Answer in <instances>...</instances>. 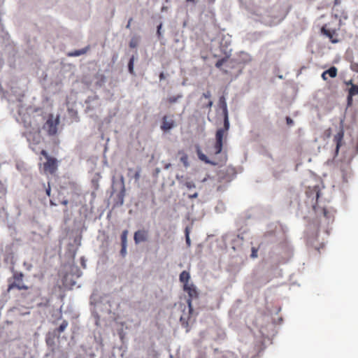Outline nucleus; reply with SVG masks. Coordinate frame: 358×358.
Masks as SVG:
<instances>
[{"instance_id":"obj_43","label":"nucleus","mask_w":358,"mask_h":358,"mask_svg":"<svg viewBox=\"0 0 358 358\" xmlns=\"http://www.w3.org/2000/svg\"><path fill=\"white\" fill-rule=\"evenodd\" d=\"M183 319H184V316H181L180 320H182Z\"/></svg>"},{"instance_id":"obj_30","label":"nucleus","mask_w":358,"mask_h":358,"mask_svg":"<svg viewBox=\"0 0 358 358\" xmlns=\"http://www.w3.org/2000/svg\"><path fill=\"white\" fill-rule=\"evenodd\" d=\"M323 214L325 217H327L328 220H330V216H329V213L326 209H323Z\"/></svg>"},{"instance_id":"obj_14","label":"nucleus","mask_w":358,"mask_h":358,"mask_svg":"<svg viewBox=\"0 0 358 358\" xmlns=\"http://www.w3.org/2000/svg\"><path fill=\"white\" fill-rule=\"evenodd\" d=\"M179 279H180V281L182 283H183V285H185L186 283H189V279H190L189 273L186 271H183L180 274Z\"/></svg>"},{"instance_id":"obj_12","label":"nucleus","mask_w":358,"mask_h":358,"mask_svg":"<svg viewBox=\"0 0 358 358\" xmlns=\"http://www.w3.org/2000/svg\"><path fill=\"white\" fill-rule=\"evenodd\" d=\"M228 62H229L228 57H224L221 59H219L215 63V66L217 69H220V70H222L224 73L227 74V73H228V71L227 69H222V67L224 64H226L227 67H229L230 66L228 64Z\"/></svg>"},{"instance_id":"obj_9","label":"nucleus","mask_w":358,"mask_h":358,"mask_svg":"<svg viewBox=\"0 0 358 358\" xmlns=\"http://www.w3.org/2000/svg\"><path fill=\"white\" fill-rule=\"evenodd\" d=\"M148 239V231L145 229L138 230L134 233V240L136 244L147 241Z\"/></svg>"},{"instance_id":"obj_40","label":"nucleus","mask_w":358,"mask_h":358,"mask_svg":"<svg viewBox=\"0 0 358 358\" xmlns=\"http://www.w3.org/2000/svg\"><path fill=\"white\" fill-rule=\"evenodd\" d=\"M101 82L103 83L105 80V76L103 75H101Z\"/></svg>"},{"instance_id":"obj_19","label":"nucleus","mask_w":358,"mask_h":358,"mask_svg":"<svg viewBox=\"0 0 358 358\" xmlns=\"http://www.w3.org/2000/svg\"><path fill=\"white\" fill-rule=\"evenodd\" d=\"M349 94H350L351 96L358 94V85L352 84L349 90Z\"/></svg>"},{"instance_id":"obj_38","label":"nucleus","mask_w":358,"mask_h":358,"mask_svg":"<svg viewBox=\"0 0 358 358\" xmlns=\"http://www.w3.org/2000/svg\"><path fill=\"white\" fill-rule=\"evenodd\" d=\"M327 74H324V71L322 73V78L324 80H327Z\"/></svg>"},{"instance_id":"obj_7","label":"nucleus","mask_w":358,"mask_h":358,"mask_svg":"<svg viewBox=\"0 0 358 358\" xmlns=\"http://www.w3.org/2000/svg\"><path fill=\"white\" fill-rule=\"evenodd\" d=\"M320 31H321V34H322L323 35H324L325 36L329 38V41L332 43H337L340 41L339 39L338 38V34L336 32V29H331V30L327 28V24H324L322 27Z\"/></svg>"},{"instance_id":"obj_27","label":"nucleus","mask_w":358,"mask_h":358,"mask_svg":"<svg viewBox=\"0 0 358 358\" xmlns=\"http://www.w3.org/2000/svg\"><path fill=\"white\" fill-rule=\"evenodd\" d=\"M286 122H287V124L288 125H293L294 124L293 120L291 117H286Z\"/></svg>"},{"instance_id":"obj_11","label":"nucleus","mask_w":358,"mask_h":358,"mask_svg":"<svg viewBox=\"0 0 358 358\" xmlns=\"http://www.w3.org/2000/svg\"><path fill=\"white\" fill-rule=\"evenodd\" d=\"M344 136V131L341 127L339 131L334 136V142L336 143V152L338 153Z\"/></svg>"},{"instance_id":"obj_15","label":"nucleus","mask_w":358,"mask_h":358,"mask_svg":"<svg viewBox=\"0 0 358 358\" xmlns=\"http://www.w3.org/2000/svg\"><path fill=\"white\" fill-rule=\"evenodd\" d=\"M337 69L335 66H331L328 70L324 71V74L329 75V77L334 78L337 76Z\"/></svg>"},{"instance_id":"obj_3","label":"nucleus","mask_w":358,"mask_h":358,"mask_svg":"<svg viewBox=\"0 0 358 358\" xmlns=\"http://www.w3.org/2000/svg\"><path fill=\"white\" fill-rule=\"evenodd\" d=\"M24 274L22 272L13 271V275L8 278V285L7 292H9L14 289L18 290H27L29 287L26 285L23 282Z\"/></svg>"},{"instance_id":"obj_29","label":"nucleus","mask_w":358,"mask_h":358,"mask_svg":"<svg viewBox=\"0 0 358 358\" xmlns=\"http://www.w3.org/2000/svg\"><path fill=\"white\" fill-rule=\"evenodd\" d=\"M352 96L350 94L348 96V106H351L352 103Z\"/></svg>"},{"instance_id":"obj_18","label":"nucleus","mask_w":358,"mask_h":358,"mask_svg":"<svg viewBox=\"0 0 358 358\" xmlns=\"http://www.w3.org/2000/svg\"><path fill=\"white\" fill-rule=\"evenodd\" d=\"M128 231L124 230L121 234V245H127Z\"/></svg>"},{"instance_id":"obj_8","label":"nucleus","mask_w":358,"mask_h":358,"mask_svg":"<svg viewBox=\"0 0 358 358\" xmlns=\"http://www.w3.org/2000/svg\"><path fill=\"white\" fill-rule=\"evenodd\" d=\"M175 127V121L171 115H164L162 120L161 129L164 131H168Z\"/></svg>"},{"instance_id":"obj_26","label":"nucleus","mask_w":358,"mask_h":358,"mask_svg":"<svg viewBox=\"0 0 358 358\" xmlns=\"http://www.w3.org/2000/svg\"><path fill=\"white\" fill-rule=\"evenodd\" d=\"M121 255L124 257L127 253V245H122V248L120 250Z\"/></svg>"},{"instance_id":"obj_35","label":"nucleus","mask_w":358,"mask_h":358,"mask_svg":"<svg viewBox=\"0 0 358 358\" xmlns=\"http://www.w3.org/2000/svg\"><path fill=\"white\" fill-rule=\"evenodd\" d=\"M132 20H133V19H132V18H130V19L129 20L128 23H127V26H126V27H127V29H129V28H130V27H131V23Z\"/></svg>"},{"instance_id":"obj_44","label":"nucleus","mask_w":358,"mask_h":358,"mask_svg":"<svg viewBox=\"0 0 358 358\" xmlns=\"http://www.w3.org/2000/svg\"><path fill=\"white\" fill-rule=\"evenodd\" d=\"M194 0H187V1H194Z\"/></svg>"},{"instance_id":"obj_32","label":"nucleus","mask_w":358,"mask_h":358,"mask_svg":"<svg viewBox=\"0 0 358 358\" xmlns=\"http://www.w3.org/2000/svg\"><path fill=\"white\" fill-rule=\"evenodd\" d=\"M331 129H327V130L325 131L324 134H325V135L327 136V137H328V138H329V137H330V136H331Z\"/></svg>"},{"instance_id":"obj_4","label":"nucleus","mask_w":358,"mask_h":358,"mask_svg":"<svg viewBox=\"0 0 358 358\" xmlns=\"http://www.w3.org/2000/svg\"><path fill=\"white\" fill-rule=\"evenodd\" d=\"M24 135L29 143V146L31 150L36 153H38L39 150L36 149V146L39 145L43 140L39 127H36L31 130L26 131Z\"/></svg>"},{"instance_id":"obj_36","label":"nucleus","mask_w":358,"mask_h":358,"mask_svg":"<svg viewBox=\"0 0 358 358\" xmlns=\"http://www.w3.org/2000/svg\"><path fill=\"white\" fill-rule=\"evenodd\" d=\"M50 185L48 184V187L46 189V194L48 196H50Z\"/></svg>"},{"instance_id":"obj_41","label":"nucleus","mask_w":358,"mask_h":358,"mask_svg":"<svg viewBox=\"0 0 358 358\" xmlns=\"http://www.w3.org/2000/svg\"><path fill=\"white\" fill-rule=\"evenodd\" d=\"M62 204H64V205H65V206H66V205H67V203H68V201H67V200L63 201L62 202Z\"/></svg>"},{"instance_id":"obj_22","label":"nucleus","mask_w":358,"mask_h":358,"mask_svg":"<svg viewBox=\"0 0 358 358\" xmlns=\"http://www.w3.org/2000/svg\"><path fill=\"white\" fill-rule=\"evenodd\" d=\"M138 44V40L136 38H132L129 42V47L131 48H136Z\"/></svg>"},{"instance_id":"obj_31","label":"nucleus","mask_w":358,"mask_h":358,"mask_svg":"<svg viewBox=\"0 0 358 358\" xmlns=\"http://www.w3.org/2000/svg\"><path fill=\"white\" fill-rule=\"evenodd\" d=\"M315 197L316 201H317V199H318V198L320 196V191L318 189H317V188L315 187Z\"/></svg>"},{"instance_id":"obj_20","label":"nucleus","mask_w":358,"mask_h":358,"mask_svg":"<svg viewBox=\"0 0 358 358\" xmlns=\"http://www.w3.org/2000/svg\"><path fill=\"white\" fill-rule=\"evenodd\" d=\"M197 155H198L199 158L201 161H203L206 163H210V161L208 159L207 157L204 154H203L199 149L197 150Z\"/></svg>"},{"instance_id":"obj_39","label":"nucleus","mask_w":358,"mask_h":358,"mask_svg":"<svg viewBox=\"0 0 358 358\" xmlns=\"http://www.w3.org/2000/svg\"><path fill=\"white\" fill-rule=\"evenodd\" d=\"M159 78L160 80H162V79H164V74L163 72H162L160 74H159Z\"/></svg>"},{"instance_id":"obj_33","label":"nucleus","mask_w":358,"mask_h":358,"mask_svg":"<svg viewBox=\"0 0 358 358\" xmlns=\"http://www.w3.org/2000/svg\"><path fill=\"white\" fill-rule=\"evenodd\" d=\"M197 196H198V193H196V192H195L193 194L189 195V198H190V199H194V198H196Z\"/></svg>"},{"instance_id":"obj_34","label":"nucleus","mask_w":358,"mask_h":358,"mask_svg":"<svg viewBox=\"0 0 358 358\" xmlns=\"http://www.w3.org/2000/svg\"><path fill=\"white\" fill-rule=\"evenodd\" d=\"M251 256L252 257H257V250L255 248H252V252Z\"/></svg>"},{"instance_id":"obj_42","label":"nucleus","mask_w":358,"mask_h":358,"mask_svg":"<svg viewBox=\"0 0 358 358\" xmlns=\"http://www.w3.org/2000/svg\"><path fill=\"white\" fill-rule=\"evenodd\" d=\"M170 166V164H168L165 166L166 169H168Z\"/></svg>"},{"instance_id":"obj_37","label":"nucleus","mask_w":358,"mask_h":358,"mask_svg":"<svg viewBox=\"0 0 358 358\" xmlns=\"http://www.w3.org/2000/svg\"><path fill=\"white\" fill-rule=\"evenodd\" d=\"M161 28H162V24H160L157 27V34H158L159 36H160V34H161V32H160V29H161Z\"/></svg>"},{"instance_id":"obj_25","label":"nucleus","mask_w":358,"mask_h":358,"mask_svg":"<svg viewBox=\"0 0 358 358\" xmlns=\"http://www.w3.org/2000/svg\"><path fill=\"white\" fill-rule=\"evenodd\" d=\"M185 238H186V243L188 246L190 245V238L189 236V231L187 229H185Z\"/></svg>"},{"instance_id":"obj_28","label":"nucleus","mask_w":358,"mask_h":358,"mask_svg":"<svg viewBox=\"0 0 358 358\" xmlns=\"http://www.w3.org/2000/svg\"><path fill=\"white\" fill-rule=\"evenodd\" d=\"M185 185L188 189H191L195 187L194 184L192 182H187Z\"/></svg>"},{"instance_id":"obj_23","label":"nucleus","mask_w":358,"mask_h":358,"mask_svg":"<svg viewBox=\"0 0 358 358\" xmlns=\"http://www.w3.org/2000/svg\"><path fill=\"white\" fill-rule=\"evenodd\" d=\"M180 161L184 164L185 166H188V157L186 154H183L180 157Z\"/></svg>"},{"instance_id":"obj_10","label":"nucleus","mask_w":358,"mask_h":358,"mask_svg":"<svg viewBox=\"0 0 358 358\" xmlns=\"http://www.w3.org/2000/svg\"><path fill=\"white\" fill-rule=\"evenodd\" d=\"M211 97V93L210 91H207L206 92L203 93L202 96L201 97L200 101H202V100L204 99L206 101L201 103V108H210L213 106V101L210 100Z\"/></svg>"},{"instance_id":"obj_16","label":"nucleus","mask_w":358,"mask_h":358,"mask_svg":"<svg viewBox=\"0 0 358 358\" xmlns=\"http://www.w3.org/2000/svg\"><path fill=\"white\" fill-rule=\"evenodd\" d=\"M180 98H182L181 94H178L176 96H171L166 99V101L168 102L170 104L176 103Z\"/></svg>"},{"instance_id":"obj_6","label":"nucleus","mask_w":358,"mask_h":358,"mask_svg":"<svg viewBox=\"0 0 358 358\" xmlns=\"http://www.w3.org/2000/svg\"><path fill=\"white\" fill-rule=\"evenodd\" d=\"M183 289L188 294L189 298L187 300L189 313L192 314L193 311L192 301L196 299L199 296L196 287L192 283H186L183 285Z\"/></svg>"},{"instance_id":"obj_2","label":"nucleus","mask_w":358,"mask_h":358,"mask_svg":"<svg viewBox=\"0 0 358 358\" xmlns=\"http://www.w3.org/2000/svg\"><path fill=\"white\" fill-rule=\"evenodd\" d=\"M40 153L46 159V162L42 164V172L45 175L55 174L58 169V161L57 159L50 156L47 151L43 149L41 150Z\"/></svg>"},{"instance_id":"obj_21","label":"nucleus","mask_w":358,"mask_h":358,"mask_svg":"<svg viewBox=\"0 0 358 358\" xmlns=\"http://www.w3.org/2000/svg\"><path fill=\"white\" fill-rule=\"evenodd\" d=\"M68 326V322L66 320H64L62 323L60 324V326L57 329V332L59 334L62 333L67 327Z\"/></svg>"},{"instance_id":"obj_17","label":"nucleus","mask_w":358,"mask_h":358,"mask_svg":"<svg viewBox=\"0 0 358 358\" xmlns=\"http://www.w3.org/2000/svg\"><path fill=\"white\" fill-rule=\"evenodd\" d=\"M134 56H132L130 59H129V64H128V69H129V72L134 75Z\"/></svg>"},{"instance_id":"obj_13","label":"nucleus","mask_w":358,"mask_h":358,"mask_svg":"<svg viewBox=\"0 0 358 358\" xmlns=\"http://www.w3.org/2000/svg\"><path fill=\"white\" fill-rule=\"evenodd\" d=\"M90 49V47L89 46H87L85 47V48H83V49H80V50H75L73 52H69L67 54V55L69 57H77V56H80L81 55H84L85 54L88 50Z\"/></svg>"},{"instance_id":"obj_1","label":"nucleus","mask_w":358,"mask_h":358,"mask_svg":"<svg viewBox=\"0 0 358 358\" xmlns=\"http://www.w3.org/2000/svg\"><path fill=\"white\" fill-rule=\"evenodd\" d=\"M219 107L222 110L224 115V125L222 128L217 130L215 134V143L214 145L215 154L221 153L223 148V139L227 138L229 129V121L228 115V109L226 99L222 96L219 99Z\"/></svg>"},{"instance_id":"obj_5","label":"nucleus","mask_w":358,"mask_h":358,"mask_svg":"<svg viewBox=\"0 0 358 358\" xmlns=\"http://www.w3.org/2000/svg\"><path fill=\"white\" fill-rule=\"evenodd\" d=\"M59 123V117L54 119L52 114H50L48 120L43 125V129L49 136H54L57 132V126Z\"/></svg>"},{"instance_id":"obj_24","label":"nucleus","mask_w":358,"mask_h":358,"mask_svg":"<svg viewBox=\"0 0 358 358\" xmlns=\"http://www.w3.org/2000/svg\"><path fill=\"white\" fill-rule=\"evenodd\" d=\"M141 177V169H138V171H136L134 173V178L135 179L136 182H138Z\"/></svg>"}]
</instances>
